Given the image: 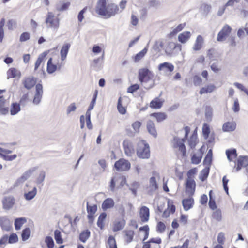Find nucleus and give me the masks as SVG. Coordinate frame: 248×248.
I'll list each match as a JSON object with an SVG mask.
<instances>
[{"instance_id": "f257e3e1", "label": "nucleus", "mask_w": 248, "mask_h": 248, "mask_svg": "<svg viewBox=\"0 0 248 248\" xmlns=\"http://www.w3.org/2000/svg\"><path fill=\"white\" fill-rule=\"evenodd\" d=\"M139 79L144 88L150 89L154 86L153 74L147 68H142L139 70Z\"/></svg>"}, {"instance_id": "f03ea898", "label": "nucleus", "mask_w": 248, "mask_h": 248, "mask_svg": "<svg viewBox=\"0 0 248 248\" xmlns=\"http://www.w3.org/2000/svg\"><path fill=\"white\" fill-rule=\"evenodd\" d=\"M137 156L142 159H148L150 156L149 146L142 140L138 143L137 150Z\"/></svg>"}, {"instance_id": "7ed1b4c3", "label": "nucleus", "mask_w": 248, "mask_h": 248, "mask_svg": "<svg viewBox=\"0 0 248 248\" xmlns=\"http://www.w3.org/2000/svg\"><path fill=\"white\" fill-rule=\"evenodd\" d=\"M114 167L118 171H126L130 169L131 164L128 160L120 159L115 163Z\"/></svg>"}, {"instance_id": "20e7f679", "label": "nucleus", "mask_w": 248, "mask_h": 248, "mask_svg": "<svg viewBox=\"0 0 248 248\" xmlns=\"http://www.w3.org/2000/svg\"><path fill=\"white\" fill-rule=\"evenodd\" d=\"M232 28L228 25H225L217 34V40L218 42L224 41L229 36Z\"/></svg>"}, {"instance_id": "39448f33", "label": "nucleus", "mask_w": 248, "mask_h": 248, "mask_svg": "<svg viewBox=\"0 0 248 248\" xmlns=\"http://www.w3.org/2000/svg\"><path fill=\"white\" fill-rule=\"evenodd\" d=\"M123 145L124 153L127 156H131L134 154V147L130 140H124L123 141Z\"/></svg>"}, {"instance_id": "423d86ee", "label": "nucleus", "mask_w": 248, "mask_h": 248, "mask_svg": "<svg viewBox=\"0 0 248 248\" xmlns=\"http://www.w3.org/2000/svg\"><path fill=\"white\" fill-rule=\"evenodd\" d=\"M43 86L42 84L38 83L35 86V93L33 99V103L38 105L41 101L43 95Z\"/></svg>"}, {"instance_id": "0eeeda50", "label": "nucleus", "mask_w": 248, "mask_h": 248, "mask_svg": "<svg viewBox=\"0 0 248 248\" xmlns=\"http://www.w3.org/2000/svg\"><path fill=\"white\" fill-rule=\"evenodd\" d=\"M97 209L96 205L90 206L89 205V202H87V211L88 213L87 218L88 222L90 224H92L94 221V215L96 213Z\"/></svg>"}, {"instance_id": "6e6552de", "label": "nucleus", "mask_w": 248, "mask_h": 248, "mask_svg": "<svg viewBox=\"0 0 248 248\" xmlns=\"http://www.w3.org/2000/svg\"><path fill=\"white\" fill-rule=\"evenodd\" d=\"M3 208L6 210L11 209L15 203V199L12 196L4 197L2 201Z\"/></svg>"}, {"instance_id": "1a4fd4ad", "label": "nucleus", "mask_w": 248, "mask_h": 248, "mask_svg": "<svg viewBox=\"0 0 248 248\" xmlns=\"http://www.w3.org/2000/svg\"><path fill=\"white\" fill-rule=\"evenodd\" d=\"M196 183L194 179L189 176L187 178L186 183V193L190 195H193L195 190Z\"/></svg>"}, {"instance_id": "9d476101", "label": "nucleus", "mask_w": 248, "mask_h": 248, "mask_svg": "<svg viewBox=\"0 0 248 248\" xmlns=\"http://www.w3.org/2000/svg\"><path fill=\"white\" fill-rule=\"evenodd\" d=\"M107 9L108 6H106V0H99L96 6V13L99 15L105 16L106 17Z\"/></svg>"}, {"instance_id": "9b49d317", "label": "nucleus", "mask_w": 248, "mask_h": 248, "mask_svg": "<svg viewBox=\"0 0 248 248\" xmlns=\"http://www.w3.org/2000/svg\"><path fill=\"white\" fill-rule=\"evenodd\" d=\"M186 139L183 138L180 139L177 137L174 138L173 147L175 148H178L179 150L182 153L183 156H185L186 154V148L184 144V141Z\"/></svg>"}, {"instance_id": "f8f14e48", "label": "nucleus", "mask_w": 248, "mask_h": 248, "mask_svg": "<svg viewBox=\"0 0 248 248\" xmlns=\"http://www.w3.org/2000/svg\"><path fill=\"white\" fill-rule=\"evenodd\" d=\"M46 22L49 23L51 27L56 29L59 28V19L57 17H55L54 14L52 12H48Z\"/></svg>"}, {"instance_id": "ddd939ff", "label": "nucleus", "mask_w": 248, "mask_h": 248, "mask_svg": "<svg viewBox=\"0 0 248 248\" xmlns=\"http://www.w3.org/2000/svg\"><path fill=\"white\" fill-rule=\"evenodd\" d=\"M0 226L2 230L9 231L12 227V223L7 217H0Z\"/></svg>"}, {"instance_id": "4468645a", "label": "nucleus", "mask_w": 248, "mask_h": 248, "mask_svg": "<svg viewBox=\"0 0 248 248\" xmlns=\"http://www.w3.org/2000/svg\"><path fill=\"white\" fill-rule=\"evenodd\" d=\"M36 83V78L32 76L25 78L23 80V84L28 90L31 89Z\"/></svg>"}, {"instance_id": "2eb2a0df", "label": "nucleus", "mask_w": 248, "mask_h": 248, "mask_svg": "<svg viewBox=\"0 0 248 248\" xmlns=\"http://www.w3.org/2000/svg\"><path fill=\"white\" fill-rule=\"evenodd\" d=\"M119 8L118 6L114 4H110L108 5L107 12L106 13V18H108L114 16L118 13Z\"/></svg>"}, {"instance_id": "dca6fc26", "label": "nucleus", "mask_w": 248, "mask_h": 248, "mask_svg": "<svg viewBox=\"0 0 248 248\" xmlns=\"http://www.w3.org/2000/svg\"><path fill=\"white\" fill-rule=\"evenodd\" d=\"M248 166V156H240L237 160L236 171L240 170L242 167Z\"/></svg>"}, {"instance_id": "f3484780", "label": "nucleus", "mask_w": 248, "mask_h": 248, "mask_svg": "<svg viewBox=\"0 0 248 248\" xmlns=\"http://www.w3.org/2000/svg\"><path fill=\"white\" fill-rule=\"evenodd\" d=\"M204 42V39L202 36L199 35L197 36L195 42L193 46V49L194 51H199L202 47Z\"/></svg>"}, {"instance_id": "a211bd4d", "label": "nucleus", "mask_w": 248, "mask_h": 248, "mask_svg": "<svg viewBox=\"0 0 248 248\" xmlns=\"http://www.w3.org/2000/svg\"><path fill=\"white\" fill-rule=\"evenodd\" d=\"M114 205V200L112 198H108L103 201L101 207L103 211H106L107 209L113 207Z\"/></svg>"}, {"instance_id": "6ab92c4d", "label": "nucleus", "mask_w": 248, "mask_h": 248, "mask_svg": "<svg viewBox=\"0 0 248 248\" xmlns=\"http://www.w3.org/2000/svg\"><path fill=\"white\" fill-rule=\"evenodd\" d=\"M70 46L71 45L69 43H65L62 46L60 51L61 59L62 61H64L66 60Z\"/></svg>"}, {"instance_id": "aec40b11", "label": "nucleus", "mask_w": 248, "mask_h": 248, "mask_svg": "<svg viewBox=\"0 0 248 248\" xmlns=\"http://www.w3.org/2000/svg\"><path fill=\"white\" fill-rule=\"evenodd\" d=\"M191 36V34L190 31H184L179 34L178 40L181 43L185 44L189 40Z\"/></svg>"}, {"instance_id": "412c9836", "label": "nucleus", "mask_w": 248, "mask_h": 248, "mask_svg": "<svg viewBox=\"0 0 248 248\" xmlns=\"http://www.w3.org/2000/svg\"><path fill=\"white\" fill-rule=\"evenodd\" d=\"M174 69V66L171 63L165 62L160 64L158 65V70L159 71L172 72Z\"/></svg>"}, {"instance_id": "4be33fe9", "label": "nucleus", "mask_w": 248, "mask_h": 248, "mask_svg": "<svg viewBox=\"0 0 248 248\" xmlns=\"http://www.w3.org/2000/svg\"><path fill=\"white\" fill-rule=\"evenodd\" d=\"M140 217L142 222H147L149 218V209L146 206L141 207L140 212Z\"/></svg>"}, {"instance_id": "5701e85b", "label": "nucleus", "mask_w": 248, "mask_h": 248, "mask_svg": "<svg viewBox=\"0 0 248 248\" xmlns=\"http://www.w3.org/2000/svg\"><path fill=\"white\" fill-rule=\"evenodd\" d=\"M236 128V124L234 122H226L222 126V130L225 132H231L234 131Z\"/></svg>"}, {"instance_id": "b1692460", "label": "nucleus", "mask_w": 248, "mask_h": 248, "mask_svg": "<svg viewBox=\"0 0 248 248\" xmlns=\"http://www.w3.org/2000/svg\"><path fill=\"white\" fill-rule=\"evenodd\" d=\"M194 203V200L192 198H189L184 199L182 201V204L184 209L186 211H187L192 208Z\"/></svg>"}, {"instance_id": "393cba45", "label": "nucleus", "mask_w": 248, "mask_h": 248, "mask_svg": "<svg viewBox=\"0 0 248 248\" xmlns=\"http://www.w3.org/2000/svg\"><path fill=\"white\" fill-rule=\"evenodd\" d=\"M37 190L36 187H34L33 189L30 191L25 192L24 197L27 201H30L33 199L37 194Z\"/></svg>"}, {"instance_id": "a878e982", "label": "nucleus", "mask_w": 248, "mask_h": 248, "mask_svg": "<svg viewBox=\"0 0 248 248\" xmlns=\"http://www.w3.org/2000/svg\"><path fill=\"white\" fill-rule=\"evenodd\" d=\"M147 128L148 132L154 137H156L157 132L155 127V125L153 121L149 120L147 124Z\"/></svg>"}, {"instance_id": "bb28decb", "label": "nucleus", "mask_w": 248, "mask_h": 248, "mask_svg": "<svg viewBox=\"0 0 248 248\" xmlns=\"http://www.w3.org/2000/svg\"><path fill=\"white\" fill-rule=\"evenodd\" d=\"M125 225V221L124 219L121 220H116L114 222L113 231L117 232L123 229Z\"/></svg>"}, {"instance_id": "cd10ccee", "label": "nucleus", "mask_w": 248, "mask_h": 248, "mask_svg": "<svg viewBox=\"0 0 248 248\" xmlns=\"http://www.w3.org/2000/svg\"><path fill=\"white\" fill-rule=\"evenodd\" d=\"M163 104V101H160L158 97L153 100L150 103V107L151 108L158 109L160 108Z\"/></svg>"}, {"instance_id": "c85d7f7f", "label": "nucleus", "mask_w": 248, "mask_h": 248, "mask_svg": "<svg viewBox=\"0 0 248 248\" xmlns=\"http://www.w3.org/2000/svg\"><path fill=\"white\" fill-rule=\"evenodd\" d=\"M27 220L25 217L17 218L15 220V229L19 230L21 229L23 224L26 222Z\"/></svg>"}, {"instance_id": "c756f323", "label": "nucleus", "mask_w": 248, "mask_h": 248, "mask_svg": "<svg viewBox=\"0 0 248 248\" xmlns=\"http://www.w3.org/2000/svg\"><path fill=\"white\" fill-rule=\"evenodd\" d=\"M52 59L50 58L47 62V71L49 74H52L57 69V65L52 63Z\"/></svg>"}, {"instance_id": "7c9ffc66", "label": "nucleus", "mask_w": 248, "mask_h": 248, "mask_svg": "<svg viewBox=\"0 0 248 248\" xmlns=\"http://www.w3.org/2000/svg\"><path fill=\"white\" fill-rule=\"evenodd\" d=\"M90 231L89 230H86L82 231L79 234V240L83 243H85L87 239L90 236Z\"/></svg>"}, {"instance_id": "2f4dec72", "label": "nucleus", "mask_w": 248, "mask_h": 248, "mask_svg": "<svg viewBox=\"0 0 248 248\" xmlns=\"http://www.w3.org/2000/svg\"><path fill=\"white\" fill-rule=\"evenodd\" d=\"M18 75H20V73L18 70L15 68H10L7 71V78H14Z\"/></svg>"}, {"instance_id": "473e14b6", "label": "nucleus", "mask_w": 248, "mask_h": 248, "mask_svg": "<svg viewBox=\"0 0 248 248\" xmlns=\"http://www.w3.org/2000/svg\"><path fill=\"white\" fill-rule=\"evenodd\" d=\"M20 110V104L17 103H13L11 105L10 113L12 115H15Z\"/></svg>"}, {"instance_id": "72a5a7b5", "label": "nucleus", "mask_w": 248, "mask_h": 248, "mask_svg": "<svg viewBox=\"0 0 248 248\" xmlns=\"http://www.w3.org/2000/svg\"><path fill=\"white\" fill-rule=\"evenodd\" d=\"M47 54V52L45 51V52H44L43 53H42L41 54H40L37 60L36 61L35 64V67H34L35 70H36L38 68V67L40 65L41 63L43 62L44 59L46 57Z\"/></svg>"}, {"instance_id": "f704fd0d", "label": "nucleus", "mask_w": 248, "mask_h": 248, "mask_svg": "<svg viewBox=\"0 0 248 248\" xmlns=\"http://www.w3.org/2000/svg\"><path fill=\"white\" fill-rule=\"evenodd\" d=\"M106 217L107 214L105 212L101 213L99 216L97 222V225L98 227L101 229H102L104 227V221L106 218Z\"/></svg>"}, {"instance_id": "c9c22d12", "label": "nucleus", "mask_w": 248, "mask_h": 248, "mask_svg": "<svg viewBox=\"0 0 248 248\" xmlns=\"http://www.w3.org/2000/svg\"><path fill=\"white\" fill-rule=\"evenodd\" d=\"M36 168L34 167L27 170L22 174V175L21 176V178L25 182L31 176V175L36 170Z\"/></svg>"}, {"instance_id": "e433bc0d", "label": "nucleus", "mask_w": 248, "mask_h": 248, "mask_svg": "<svg viewBox=\"0 0 248 248\" xmlns=\"http://www.w3.org/2000/svg\"><path fill=\"white\" fill-rule=\"evenodd\" d=\"M209 167H207L205 169L202 170L200 174V179L204 181L207 178L209 173Z\"/></svg>"}, {"instance_id": "4c0bfd02", "label": "nucleus", "mask_w": 248, "mask_h": 248, "mask_svg": "<svg viewBox=\"0 0 248 248\" xmlns=\"http://www.w3.org/2000/svg\"><path fill=\"white\" fill-rule=\"evenodd\" d=\"M188 145L192 149L194 148L197 144V136L193 133L188 140Z\"/></svg>"}, {"instance_id": "58836bf2", "label": "nucleus", "mask_w": 248, "mask_h": 248, "mask_svg": "<svg viewBox=\"0 0 248 248\" xmlns=\"http://www.w3.org/2000/svg\"><path fill=\"white\" fill-rule=\"evenodd\" d=\"M148 51V49L147 48H144L142 50H141L140 52L137 54L134 58V60L135 62H138L141 59H142L145 55L147 53Z\"/></svg>"}, {"instance_id": "ea45409f", "label": "nucleus", "mask_w": 248, "mask_h": 248, "mask_svg": "<svg viewBox=\"0 0 248 248\" xmlns=\"http://www.w3.org/2000/svg\"><path fill=\"white\" fill-rule=\"evenodd\" d=\"M151 116L155 117L158 122H162L166 118V115L164 113L162 112L154 113L151 114Z\"/></svg>"}, {"instance_id": "a19ab883", "label": "nucleus", "mask_w": 248, "mask_h": 248, "mask_svg": "<svg viewBox=\"0 0 248 248\" xmlns=\"http://www.w3.org/2000/svg\"><path fill=\"white\" fill-rule=\"evenodd\" d=\"M212 217L218 222L222 220V213L220 209H218L214 211L212 215Z\"/></svg>"}, {"instance_id": "79ce46f5", "label": "nucleus", "mask_w": 248, "mask_h": 248, "mask_svg": "<svg viewBox=\"0 0 248 248\" xmlns=\"http://www.w3.org/2000/svg\"><path fill=\"white\" fill-rule=\"evenodd\" d=\"M205 117L207 121H211L213 115V108L210 106H207L205 110Z\"/></svg>"}, {"instance_id": "37998d69", "label": "nucleus", "mask_w": 248, "mask_h": 248, "mask_svg": "<svg viewBox=\"0 0 248 248\" xmlns=\"http://www.w3.org/2000/svg\"><path fill=\"white\" fill-rule=\"evenodd\" d=\"M209 206L210 208L212 210H215L217 209V206L216 205V203L215 201V199H213L212 197V190H210L209 192Z\"/></svg>"}, {"instance_id": "c03bdc74", "label": "nucleus", "mask_w": 248, "mask_h": 248, "mask_svg": "<svg viewBox=\"0 0 248 248\" xmlns=\"http://www.w3.org/2000/svg\"><path fill=\"white\" fill-rule=\"evenodd\" d=\"M226 154L227 158L230 161H231L232 160V158H231V156L234 157V158L236 157V156H237L236 150L235 149L226 150Z\"/></svg>"}, {"instance_id": "a18cd8bd", "label": "nucleus", "mask_w": 248, "mask_h": 248, "mask_svg": "<svg viewBox=\"0 0 248 248\" xmlns=\"http://www.w3.org/2000/svg\"><path fill=\"white\" fill-rule=\"evenodd\" d=\"M54 238L57 244H61L63 243V239L62 237L61 232L58 230H56L54 231Z\"/></svg>"}, {"instance_id": "49530a36", "label": "nucleus", "mask_w": 248, "mask_h": 248, "mask_svg": "<svg viewBox=\"0 0 248 248\" xmlns=\"http://www.w3.org/2000/svg\"><path fill=\"white\" fill-rule=\"evenodd\" d=\"M150 188L151 190L155 191L158 188L157 184L155 177H152L150 179Z\"/></svg>"}, {"instance_id": "de8ad7c7", "label": "nucleus", "mask_w": 248, "mask_h": 248, "mask_svg": "<svg viewBox=\"0 0 248 248\" xmlns=\"http://www.w3.org/2000/svg\"><path fill=\"white\" fill-rule=\"evenodd\" d=\"M5 23V20L4 18H2L0 21V42H2L4 38V32L3 27Z\"/></svg>"}, {"instance_id": "09e8293b", "label": "nucleus", "mask_w": 248, "mask_h": 248, "mask_svg": "<svg viewBox=\"0 0 248 248\" xmlns=\"http://www.w3.org/2000/svg\"><path fill=\"white\" fill-rule=\"evenodd\" d=\"M202 148L200 149V155L199 156H197L196 155H194L191 158V162L192 163L195 164H199L201 161L202 158Z\"/></svg>"}, {"instance_id": "8fccbe9b", "label": "nucleus", "mask_w": 248, "mask_h": 248, "mask_svg": "<svg viewBox=\"0 0 248 248\" xmlns=\"http://www.w3.org/2000/svg\"><path fill=\"white\" fill-rule=\"evenodd\" d=\"M30 229L29 228L24 229L22 232L21 237L22 240L26 241L29 239L30 236Z\"/></svg>"}, {"instance_id": "3c124183", "label": "nucleus", "mask_w": 248, "mask_h": 248, "mask_svg": "<svg viewBox=\"0 0 248 248\" xmlns=\"http://www.w3.org/2000/svg\"><path fill=\"white\" fill-rule=\"evenodd\" d=\"M108 248H117L116 243L114 237L110 236L108 240Z\"/></svg>"}, {"instance_id": "603ef678", "label": "nucleus", "mask_w": 248, "mask_h": 248, "mask_svg": "<svg viewBox=\"0 0 248 248\" xmlns=\"http://www.w3.org/2000/svg\"><path fill=\"white\" fill-rule=\"evenodd\" d=\"M202 133L205 139H207L210 133L209 126L206 123H204L202 127Z\"/></svg>"}, {"instance_id": "864d4df0", "label": "nucleus", "mask_w": 248, "mask_h": 248, "mask_svg": "<svg viewBox=\"0 0 248 248\" xmlns=\"http://www.w3.org/2000/svg\"><path fill=\"white\" fill-rule=\"evenodd\" d=\"M121 99L122 98L120 97L118 99L117 104V109L119 113H120L122 114H124L126 113V109L124 107L122 106Z\"/></svg>"}, {"instance_id": "5fc2aeb1", "label": "nucleus", "mask_w": 248, "mask_h": 248, "mask_svg": "<svg viewBox=\"0 0 248 248\" xmlns=\"http://www.w3.org/2000/svg\"><path fill=\"white\" fill-rule=\"evenodd\" d=\"M45 243L46 244L48 248H53L54 246V242L53 238L50 236H46L45 238Z\"/></svg>"}, {"instance_id": "6e6d98bb", "label": "nucleus", "mask_w": 248, "mask_h": 248, "mask_svg": "<svg viewBox=\"0 0 248 248\" xmlns=\"http://www.w3.org/2000/svg\"><path fill=\"white\" fill-rule=\"evenodd\" d=\"M46 177V172L44 170H41L36 179L37 184H41L43 182Z\"/></svg>"}, {"instance_id": "4d7b16f0", "label": "nucleus", "mask_w": 248, "mask_h": 248, "mask_svg": "<svg viewBox=\"0 0 248 248\" xmlns=\"http://www.w3.org/2000/svg\"><path fill=\"white\" fill-rule=\"evenodd\" d=\"M104 52H103L101 57H100L94 60V61H93L94 65L93 66L95 67H96L98 68H100V67L101 66L102 62L103 61V58H104Z\"/></svg>"}, {"instance_id": "13d9d810", "label": "nucleus", "mask_w": 248, "mask_h": 248, "mask_svg": "<svg viewBox=\"0 0 248 248\" xmlns=\"http://www.w3.org/2000/svg\"><path fill=\"white\" fill-rule=\"evenodd\" d=\"M17 23L15 19H11L8 20L7 23L8 29L10 30H13L14 28L16 27Z\"/></svg>"}, {"instance_id": "bf43d9fd", "label": "nucleus", "mask_w": 248, "mask_h": 248, "mask_svg": "<svg viewBox=\"0 0 248 248\" xmlns=\"http://www.w3.org/2000/svg\"><path fill=\"white\" fill-rule=\"evenodd\" d=\"M18 237L16 233H12L8 237V243L13 244L18 241Z\"/></svg>"}, {"instance_id": "052dcab7", "label": "nucleus", "mask_w": 248, "mask_h": 248, "mask_svg": "<svg viewBox=\"0 0 248 248\" xmlns=\"http://www.w3.org/2000/svg\"><path fill=\"white\" fill-rule=\"evenodd\" d=\"M140 88L139 85L137 84L130 86L127 89V92L133 93Z\"/></svg>"}, {"instance_id": "680f3d73", "label": "nucleus", "mask_w": 248, "mask_h": 248, "mask_svg": "<svg viewBox=\"0 0 248 248\" xmlns=\"http://www.w3.org/2000/svg\"><path fill=\"white\" fill-rule=\"evenodd\" d=\"M76 106L75 103H73L69 105L67 107L66 110V113L67 115L69 114L71 112L75 111L76 109Z\"/></svg>"}, {"instance_id": "e2e57ef3", "label": "nucleus", "mask_w": 248, "mask_h": 248, "mask_svg": "<svg viewBox=\"0 0 248 248\" xmlns=\"http://www.w3.org/2000/svg\"><path fill=\"white\" fill-rule=\"evenodd\" d=\"M134 233V231L132 230L126 231V236L128 242H130L133 240Z\"/></svg>"}, {"instance_id": "0e129e2a", "label": "nucleus", "mask_w": 248, "mask_h": 248, "mask_svg": "<svg viewBox=\"0 0 248 248\" xmlns=\"http://www.w3.org/2000/svg\"><path fill=\"white\" fill-rule=\"evenodd\" d=\"M169 47L172 49L178 48L180 51L181 50L182 46L179 44H176L174 42H170L168 44Z\"/></svg>"}, {"instance_id": "69168bd1", "label": "nucleus", "mask_w": 248, "mask_h": 248, "mask_svg": "<svg viewBox=\"0 0 248 248\" xmlns=\"http://www.w3.org/2000/svg\"><path fill=\"white\" fill-rule=\"evenodd\" d=\"M184 27V25L179 24L176 28L173 29L172 31L171 32V34L174 35L181 31Z\"/></svg>"}, {"instance_id": "338daca9", "label": "nucleus", "mask_w": 248, "mask_h": 248, "mask_svg": "<svg viewBox=\"0 0 248 248\" xmlns=\"http://www.w3.org/2000/svg\"><path fill=\"white\" fill-rule=\"evenodd\" d=\"M201 8L203 11L204 14L207 15L210 11L211 6L207 4H203L202 5Z\"/></svg>"}, {"instance_id": "774afa93", "label": "nucleus", "mask_w": 248, "mask_h": 248, "mask_svg": "<svg viewBox=\"0 0 248 248\" xmlns=\"http://www.w3.org/2000/svg\"><path fill=\"white\" fill-rule=\"evenodd\" d=\"M30 39V34L27 32H23L20 36V41L21 42H25Z\"/></svg>"}]
</instances>
